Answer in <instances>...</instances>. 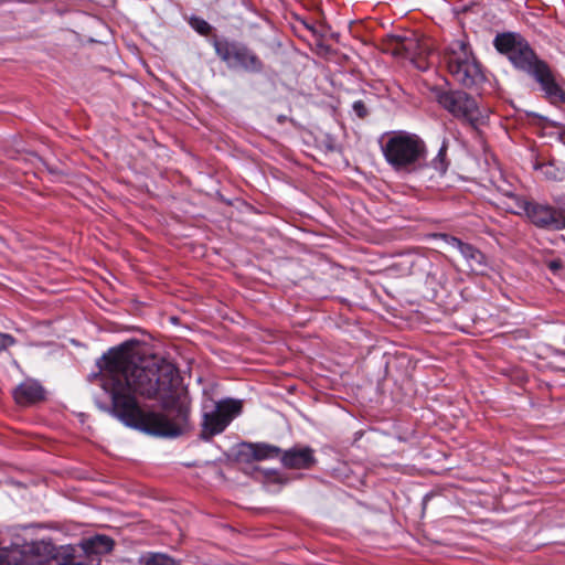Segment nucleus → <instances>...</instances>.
Instances as JSON below:
<instances>
[{
    "label": "nucleus",
    "instance_id": "1a4fd4ad",
    "mask_svg": "<svg viewBox=\"0 0 565 565\" xmlns=\"http://www.w3.org/2000/svg\"><path fill=\"white\" fill-rule=\"evenodd\" d=\"M532 76L536 79L537 83H540L541 88L544 90L546 97L553 103L565 100V93L555 82L551 70L545 62L536 65V70L533 72Z\"/></svg>",
    "mask_w": 565,
    "mask_h": 565
},
{
    "label": "nucleus",
    "instance_id": "6e6552de",
    "mask_svg": "<svg viewBox=\"0 0 565 565\" xmlns=\"http://www.w3.org/2000/svg\"><path fill=\"white\" fill-rule=\"evenodd\" d=\"M242 404L238 401L227 399L215 404L211 412L203 416L202 437L209 439L222 433L232 419L241 413Z\"/></svg>",
    "mask_w": 565,
    "mask_h": 565
},
{
    "label": "nucleus",
    "instance_id": "39448f33",
    "mask_svg": "<svg viewBox=\"0 0 565 565\" xmlns=\"http://www.w3.org/2000/svg\"><path fill=\"white\" fill-rule=\"evenodd\" d=\"M494 47L505 54L514 67L532 75L536 65L544 61L539 60L529 43L519 34H498L493 41Z\"/></svg>",
    "mask_w": 565,
    "mask_h": 565
},
{
    "label": "nucleus",
    "instance_id": "393cba45",
    "mask_svg": "<svg viewBox=\"0 0 565 565\" xmlns=\"http://www.w3.org/2000/svg\"><path fill=\"white\" fill-rule=\"evenodd\" d=\"M417 66H418L419 68H423V70H424V68H426V66H424V65H419V64H418Z\"/></svg>",
    "mask_w": 565,
    "mask_h": 565
},
{
    "label": "nucleus",
    "instance_id": "a211bd4d",
    "mask_svg": "<svg viewBox=\"0 0 565 565\" xmlns=\"http://www.w3.org/2000/svg\"><path fill=\"white\" fill-rule=\"evenodd\" d=\"M447 146L444 143L436 157L430 161V167L435 169L440 174H444L447 171L448 162H447Z\"/></svg>",
    "mask_w": 565,
    "mask_h": 565
},
{
    "label": "nucleus",
    "instance_id": "4468645a",
    "mask_svg": "<svg viewBox=\"0 0 565 565\" xmlns=\"http://www.w3.org/2000/svg\"><path fill=\"white\" fill-rule=\"evenodd\" d=\"M247 452L246 455L253 460L260 461L267 460L271 458H276L280 455V448L268 445V444H247L246 446Z\"/></svg>",
    "mask_w": 565,
    "mask_h": 565
},
{
    "label": "nucleus",
    "instance_id": "423d86ee",
    "mask_svg": "<svg viewBox=\"0 0 565 565\" xmlns=\"http://www.w3.org/2000/svg\"><path fill=\"white\" fill-rule=\"evenodd\" d=\"M438 104L454 117L462 119L473 128L482 125L486 115L479 109L475 98L462 90H439L436 94Z\"/></svg>",
    "mask_w": 565,
    "mask_h": 565
},
{
    "label": "nucleus",
    "instance_id": "0eeeda50",
    "mask_svg": "<svg viewBox=\"0 0 565 565\" xmlns=\"http://www.w3.org/2000/svg\"><path fill=\"white\" fill-rule=\"evenodd\" d=\"M213 46L216 55L231 68H243L252 73L263 71L260 58L245 44L226 39L215 40Z\"/></svg>",
    "mask_w": 565,
    "mask_h": 565
},
{
    "label": "nucleus",
    "instance_id": "7ed1b4c3",
    "mask_svg": "<svg viewBox=\"0 0 565 565\" xmlns=\"http://www.w3.org/2000/svg\"><path fill=\"white\" fill-rule=\"evenodd\" d=\"M443 61L450 75L465 87L470 88L483 79L480 65L465 40H455L448 44Z\"/></svg>",
    "mask_w": 565,
    "mask_h": 565
},
{
    "label": "nucleus",
    "instance_id": "f03ea898",
    "mask_svg": "<svg viewBox=\"0 0 565 565\" xmlns=\"http://www.w3.org/2000/svg\"><path fill=\"white\" fill-rule=\"evenodd\" d=\"M386 163L396 172H414L423 167L427 146L416 134L406 130L386 132L380 139Z\"/></svg>",
    "mask_w": 565,
    "mask_h": 565
},
{
    "label": "nucleus",
    "instance_id": "412c9836",
    "mask_svg": "<svg viewBox=\"0 0 565 565\" xmlns=\"http://www.w3.org/2000/svg\"><path fill=\"white\" fill-rule=\"evenodd\" d=\"M352 108L359 118L363 119L367 116V108L362 100L354 102Z\"/></svg>",
    "mask_w": 565,
    "mask_h": 565
},
{
    "label": "nucleus",
    "instance_id": "9d476101",
    "mask_svg": "<svg viewBox=\"0 0 565 565\" xmlns=\"http://www.w3.org/2000/svg\"><path fill=\"white\" fill-rule=\"evenodd\" d=\"M114 547V541L107 535H95L83 540L81 548L88 557L87 565H99L100 556L109 553Z\"/></svg>",
    "mask_w": 565,
    "mask_h": 565
},
{
    "label": "nucleus",
    "instance_id": "b1692460",
    "mask_svg": "<svg viewBox=\"0 0 565 565\" xmlns=\"http://www.w3.org/2000/svg\"><path fill=\"white\" fill-rule=\"evenodd\" d=\"M555 203L557 204L558 211H561L562 214L565 215V195L556 198Z\"/></svg>",
    "mask_w": 565,
    "mask_h": 565
},
{
    "label": "nucleus",
    "instance_id": "dca6fc26",
    "mask_svg": "<svg viewBox=\"0 0 565 565\" xmlns=\"http://www.w3.org/2000/svg\"><path fill=\"white\" fill-rule=\"evenodd\" d=\"M140 565H179V562L164 553L148 552L140 556Z\"/></svg>",
    "mask_w": 565,
    "mask_h": 565
},
{
    "label": "nucleus",
    "instance_id": "6ab92c4d",
    "mask_svg": "<svg viewBox=\"0 0 565 565\" xmlns=\"http://www.w3.org/2000/svg\"><path fill=\"white\" fill-rule=\"evenodd\" d=\"M191 26L202 35H206L211 31V25L203 19L193 17L190 20Z\"/></svg>",
    "mask_w": 565,
    "mask_h": 565
},
{
    "label": "nucleus",
    "instance_id": "2eb2a0df",
    "mask_svg": "<svg viewBox=\"0 0 565 565\" xmlns=\"http://www.w3.org/2000/svg\"><path fill=\"white\" fill-rule=\"evenodd\" d=\"M397 45L398 47L396 50L403 51V54L414 62L416 58H420L426 52V47H424L415 36L401 39Z\"/></svg>",
    "mask_w": 565,
    "mask_h": 565
},
{
    "label": "nucleus",
    "instance_id": "aec40b11",
    "mask_svg": "<svg viewBox=\"0 0 565 565\" xmlns=\"http://www.w3.org/2000/svg\"><path fill=\"white\" fill-rule=\"evenodd\" d=\"M440 237L444 239V242L451 246L452 248H456L458 249L459 252L466 246L467 243H463L462 241H460L459 238L455 237V236H450V235H447V234H441Z\"/></svg>",
    "mask_w": 565,
    "mask_h": 565
},
{
    "label": "nucleus",
    "instance_id": "ddd939ff",
    "mask_svg": "<svg viewBox=\"0 0 565 565\" xmlns=\"http://www.w3.org/2000/svg\"><path fill=\"white\" fill-rule=\"evenodd\" d=\"M460 254L466 259L471 271L476 274L484 273L487 268L486 257L478 248L467 243L466 246L460 250Z\"/></svg>",
    "mask_w": 565,
    "mask_h": 565
},
{
    "label": "nucleus",
    "instance_id": "f257e3e1",
    "mask_svg": "<svg viewBox=\"0 0 565 565\" xmlns=\"http://www.w3.org/2000/svg\"><path fill=\"white\" fill-rule=\"evenodd\" d=\"M97 366L102 387L111 398L110 411L125 425L161 437L186 430L189 407L180 397L172 363L142 356L126 342L104 353Z\"/></svg>",
    "mask_w": 565,
    "mask_h": 565
},
{
    "label": "nucleus",
    "instance_id": "9b49d317",
    "mask_svg": "<svg viewBox=\"0 0 565 565\" xmlns=\"http://www.w3.org/2000/svg\"><path fill=\"white\" fill-rule=\"evenodd\" d=\"M44 388L33 380H26L13 391L14 401L22 406H28L44 399Z\"/></svg>",
    "mask_w": 565,
    "mask_h": 565
},
{
    "label": "nucleus",
    "instance_id": "20e7f679",
    "mask_svg": "<svg viewBox=\"0 0 565 565\" xmlns=\"http://www.w3.org/2000/svg\"><path fill=\"white\" fill-rule=\"evenodd\" d=\"M510 199L514 203L513 212L519 215L524 214L534 226L546 231L565 228V215L557 207L547 203L527 201L515 194H510Z\"/></svg>",
    "mask_w": 565,
    "mask_h": 565
},
{
    "label": "nucleus",
    "instance_id": "f3484780",
    "mask_svg": "<svg viewBox=\"0 0 565 565\" xmlns=\"http://www.w3.org/2000/svg\"><path fill=\"white\" fill-rule=\"evenodd\" d=\"M534 169L539 170L548 181H561L564 179V170L555 167L554 163H535Z\"/></svg>",
    "mask_w": 565,
    "mask_h": 565
},
{
    "label": "nucleus",
    "instance_id": "5701e85b",
    "mask_svg": "<svg viewBox=\"0 0 565 565\" xmlns=\"http://www.w3.org/2000/svg\"><path fill=\"white\" fill-rule=\"evenodd\" d=\"M546 266L548 267V269L551 271L556 274L559 269L563 268V263L561 259L557 258V259H552V260L546 262Z\"/></svg>",
    "mask_w": 565,
    "mask_h": 565
},
{
    "label": "nucleus",
    "instance_id": "4be33fe9",
    "mask_svg": "<svg viewBox=\"0 0 565 565\" xmlns=\"http://www.w3.org/2000/svg\"><path fill=\"white\" fill-rule=\"evenodd\" d=\"M14 339L10 334L0 333V351L13 345Z\"/></svg>",
    "mask_w": 565,
    "mask_h": 565
},
{
    "label": "nucleus",
    "instance_id": "f8f14e48",
    "mask_svg": "<svg viewBox=\"0 0 565 565\" xmlns=\"http://www.w3.org/2000/svg\"><path fill=\"white\" fill-rule=\"evenodd\" d=\"M281 462L289 469H309L316 462L313 450L309 447L292 448L285 451Z\"/></svg>",
    "mask_w": 565,
    "mask_h": 565
}]
</instances>
